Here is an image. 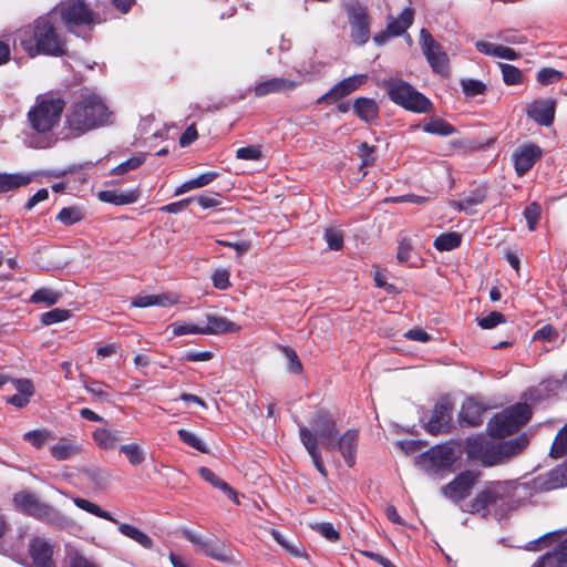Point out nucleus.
<instances>
[{"mask_svg": "<svg viewBox=\"0 0 567 567\" xmlns=\"http://www.w3.org/2000/svg\"><path fill=\"white\" fill-rule=\"evenodd\" d=\"M452 410L449 400H440L433 408L426 424V431L433 435L447 433L452 427Z\"/></svg>", "mask_w": 567, "mask_h": 567, "instance_id": "13", "label": "nucleus"}, {"mask_svg": "<svg viewBox=\"0 0 567 567\" xmlns=\"http://www.w3.org/2000/svg\"><path fill=\"white\" fill-rule=\"evenodd\" d=\"M16 508L29 516L42 520L50 525H62L63 516L51 505L41 502L35 494L30 491H21L13 496Z\"/></svg>", "mask_w": 567, "mask_h": 567, "instance_id": "8", "label": "nucleus"}, {"mask_svg": "<svg viewBox=\"0 0 567 567\" xmlns=\"http://www.w3.org/2000/svg\"><path fill=\"white\" fill-rule=\"evenodd\" d=\"M542 207L538 203L533 202L527 205L524 209V218L527 221L528 229L530 231L535 230L540 218Z\"/></svg>", "mask_w": 567, "mask_h": 567, "instance_id": "51", "label": "nucleus"}, {"mask_svg": "<svg viewBox=\"0 0 567 567\" xmlns=\"http://www.w3.org/2000/svg\"><path fill=\"white\" fill-rule=\"evenodd\" d=\"M202 551L204 555L215 560L228 564L234 563L231 551L228 550L225 544L220 542L214 539H206L205 543H203Z\"/></svg>", "mask_w": 567, "mask_h": 567, "instance_id": "31", "label": "nucleus"}, {"mask_svg": "<svg viewBox=\"0 0 567 567\" xmlns=\"http://www.w3.org/2000/svg\"><path fill=\"white\" fill-rule=\"evenodd\" d=\"M93 440L102 450H114L122 440V435L117 430L99 427L93 432Z\"/></svg>", "mask_w": 567, "mask_h": 567, "instance_id": "32", "label": "nucleus"}, {"mask_svg": "<svg viewBox=\"0 0 567 567\" xmlns=\"http://www.w3.org/2000/svg\"><path fill=\"white\" fill-rule=\"evenodd\" d=\"M84 217L82 210L79 207H64L60 210L56 219L63 225L70 226L79 223Z\"/></svg>", "mask_w": 567, "mask_h": 567, "instance_id": "47", "label": "nucleus"}, {"mask_svg": "<svg viewBox=\"0 0 567 567\" xmlns=\"http://www.w3.org/2000/svg\"><path fill=\"white\" fill-rule=\"evenodd\" d=\"M311 528L319 533L329 542L334 543L340 538V533L334 528V526L331 523H316L311 525Z\"/></svg>", "mask_w": 567, "mask_h": 567, "instance_id": "52", "label": "nucleus"}, {"mask_svg": "<svg viewBox=\"0 0 567 567\" xmlns=\"http://www.w3.org/2000/svg\"><path fill=\"white\" fill-rule=\"evenodd\" d=\"M64 107L65 101L53 93L39 95L34 106L28 112L31 127L38 133L50 132L58 125Z\"/></svg>", "mask_w": 567, "mask_h": 567, "instance_id": "4", "label": "nucleus"}, {"mask_svg": "<svg viewBox=\"0 0 567 567\" xmlns=\"http://www.w3.org/2000/svg\"><path fill=\"white\" fill-rule=\"evenodd\" d=\"M112 123V112L96 94H82L65 112V130L69 137L83 134Z\"/></svg>", "mask_w": 567, "mask_h": 567, "instance_id": "1", "label": "nucleus"}, {"mask_svg": "<svg viewBox=\"0 0 567 567\" xmlns=\"http://www.w3.org/2000/svg\"><path fill=\"white\" fill-rule=\"evenodd\" d=\"M299 437H300V441L303 444L305 449L311 456L313 464H315L316 468L318 470V472L321 475L327 476V471H326V467L323 465V462L321 460V455L319 452L318 441H317V437L315 436L313 432H311L305 425H300L299 426Z\"/></svg>", "mask_w": 567, "mask_h": 567, "instance_id": "25", "label": "nucleus"}, {"mask_svg": "<svg viewBox=\"0 0 567 567\" xmlns=\"http://www.w3.org/2000/svg\"><path fill=\"white\" fill-rule=\"evenodd\" d=\"M480 472L464 471L460 473L452 482L443 486L442 493L454 501H460L470 495L472 487L475 485Z\"/></svg>", "mask_w": 567, "mask_h": 567, "instance_id": "14", "label": "nucleus"}, {"mask_svg": "<svg viewBox=\"0 0 567 567\" xmlns=\"http://www.w3.org/2000/svg\"><path fill=\"white\" fill-rule=\"evenodd\" d=\"M565 454H567V424L559 430L550 449V456L554 458L563 457Z\"/></svg>", "mask_w": 567, "mask_h": 567, "instance_id": "45", "label": "nucleus"}, {"mask_svg": "<svg viewBox=\"0 0 567 567\" xmlns=\"http://www.w3.org/2000/svg\"><path fill=\"white\" fill-rule=\"evenodd\" d=\"M138 198V190L117 192V190H103L99 193V199L104 203L114 205H128L133 204Z\"/></svg>", "mask_w": 567, "mask_h": 567, "instance_id": "35", "label": "nucleus"}, {"mask_svg": "<svg viewBox=\"0 0 567 567\" xmlns=\"http://www.w3.org/2000/svg\"><path fill=\"white\" fill-rule=\"evenodd\" d=\"M561 78L563 73L551 68H544L537 73V81L543 85L555 83Z\"/></svg>", "mask_w": 567, "mask_h": 567, "instance_id": "61", "label": "nucleus"}, {"mask_svg": "<svg viewBox=\"0 0 567 567\" xmlns=\"http://www.w3.org/2000/svg\"><path fill=\"white\" fill-rule=\"evenodd\" d=\"M298 86V82L286 78H272L258 83L254 93L256 96H265L270 93H287L293 91Z\"/></svg>", "mask_w": 567, "mask_h": 567, "instance_id": "24", "label": "nucleus"}, {"mask_svg": "<svg viewBox=\"0 0 567 567\" xmlns=\"http://www.w3.org/2000/svg\"><path fill=\"white\" fill-rule=\"evenodd\" d=\"M118 530L122 535L133 539L146 549H151L154 545L152 538L147 534L133 525L120 524Z\"/></svg>", "mask_w": 567, "mask_h": 567, "instance_id": "37", "label": "nucleus"}, {"mask_svg": "<svg viewBox=\"0 0 567 567\" xmlns=\"http://www.w3.org/2000/svg\"><path fill=\"white\" fill-rule=\"evenodd\" d=\"M52 555V546L44 538L34 537L30 542V556L34 567H55Z\"/></svg>", "mask_w": 567, "mask_h": 567, "instance_id": "20", "label": "nucleus"}, {"mask_svg": "<svg viewBox=\"0 0 567 567\" xmlns=\"http://www.w3.org/2000/svg\"><path fill=\"white\" fill-rule=\"evenodd\" d=\"M168 329L172 330L174 336L184 334H203L202 327L190 323L173 322Z\"/></svg>", "mask_w": 567, "mask_h": 567, "instance_id": "58", "label": "nucleus"}, {"mask_svg": "<svg viewBox=\"0 0 567 567\" xmlns=\"http://www.w3.org/2000/svg\"><path fill=\"white\" fill-rule=\"evenodd\" d=\"M177 435L185 444L192 446L193 449L202 453H208L206 444L193 432L187 431L185 429H181L177 431Z\"/></svg>", "mask_w": 567, "mask_h": 567, "instance_id": "48", "label": "nucleus"}, {"mask_svg": "<svg viewBox=\"0 0 567 567\" xmlns=\"http://www.w3.org/2000/svg\"><path fill=\"white\" fill-rule=\"evenodd\" d=\"M271 535L276 539L278 544H280L289 554H291L295 557H305L306 553L303 548L297 544L290 543L287 539L282 537V535L276 530L272 529Z\"/></svg>", "mask_w": 567, "mask_h": 567, "instance_id": "53", "label": "nucleus"}, {"mask_svg": "<svg viewBox=\"0 0 567 567\" xmlns=\"http://www.w3.org/2000/svg\"><path fill=\"white\" fill-rule=\"evenodd\" d=\"M514 487L509 482H494L484 488L473 499L471 513L487 516L492 511L495 514L505 512L512 502Z\"/></svg>", "mask_w": 567, "mask_h": 567, "instance_id": "5", "label": "nucleus"}, {"mask_svg": "<svg viewBox=\"0 0 567 567\" xmlns=\"http://www.w3.org/2000/svg\"><path fill=\"white\" fill-rule=\"evenodd\" d=\"M486 198L487 188L484 185H480L465 194L461 199L452 200L451 206L466 215H474L476 213L474 207L485 203Z\"/></svg>", "mask_w": 567, "mask_h": 567, "instance_id": "19", "label": "nucleus"}, {"mask_svg": "<svg viewBox=\"0 0 567 567\" xmlns=\"http://www.w3.org/2000/svg\"><path fill=\"white\" fill-rule=\"evenodd\" d=\"M281 350L288 360V370L291 373L300 374L302 372V363L299 360L297 352L289 347H282Z\"/></svg>", "mask_w": 567, "mask_h": 567, "instance_id": "59", "label": "nucleus"}, {"mask_svg": "<svg viewBox=\"0 0 567 567\" xmlns=\"http://www.w3.org/2000/svg\"><path fill=\"white\" fill-rule=\"evenodd\" d=\"M229 271L227 269H217L213 276V285L219 290H225L230 286Z\"/></svg>", "mask_w": 567, "mask_h": 567, "instance_id": "63", "label": "nucleus"}, {"mask_svg": "<svg viewBox=\"0 0 567 567\" xmlns=\"http://www.w3.org/2000/svg\"><path fill=\"white\" fill-rule=\"evenodd\" d=\"M359 434L357 430L350 429L346 431L338 440H336V450H339L344 462L352 467L355 463L357 447Z\"/></svg>", "mask_w": 567, "mask_h": 567, "instance_id": "21", "label": "nucleus"}, {"mask_svg": "<svg viewBox=\"0 0 567 567\" xmlns=\"http://www.w3.org/2000/svg\"><path fill=\"white\" fill-rule=\"evenodd\" d=\"M383 86L389 99L408 111L426 113L432 109V102L425 95L401 79H388Z\"/></svg>", "mask_w": 567, "mask_h": 567, "instance_id": "6", "label": "nucleus"}, {"mask_svg": "<svg viewBox=\"0 0 567 567\" xmlns=\"http://www.w3.org/2000/svg\"><path fill=\"white\" fill-rule=\"evenodd\" d=\"M368 76L365 74H355L349 78L343 79L338 82L334 86H332L327 93L318 99V103H334L340 99L349 95L358 87H360L365 81Z\"/></svg>", "mask_w": 567, "mask_h": 567, "instance_id": "16", "label": "nucleus"}, {"mask_svg": "<svg viewBox=\"0 0 567 567\" xmlns=\"http://www.w3.org/2000/svg\"><path fill=\"white\" fill-rule=\"evenodd\" d=\"M238 330L239 327L235 322L216 315H207V326L202 327L203 334H218Z\"/></svg>", "mask_w": 567, "mask_h": 567, "instance_id": "27", "label": "nucleus"}, {"mask_svg": "<svg viewBox=\"0 0 567 567\" xmlns=\"http://www.w3.org/2000/svg\"><path fill=\"white\" fill-rule=\"evenodd\" d=\"M567 481V463L563 462L546 475L535 478V486L542 491H551L565 486Z\"/></svg>", "mask_w": 567, "mask_h": 567, "instance_id": "23", "label": "nucleus"}, {"mask_svg": "<svg viewBox=\"0 0 567 567\" xmlns=\"http://www.w3.org/2000/svg\"><path fill=\"white\" fill-rule=\"evenodd\" d=\"M463 92L466 96H476L484 94L486 91V85L474 79H466L461 81Z\"/></svg>", "mask_w": 567, "mask_h": 567, "instance_id": "55", "label": "nucleus"}, {"mask_svg": "<svg viewBox=\"0 0 567 567\" xmlns=\"http://www.w3.org/2000/svg\"><path fill=\"white\" fill-rule=\"evenodd\" d=\"M85 390L101 402H111V394L106 391L107 385L103 382L92 380L84 385Z\"/></svg>", "mask_w": 567, "mask_h": 567, "instance_id": "49", "label": "nucleus"}, {"mask_svg": "<svg viewBox=\"0 0 567 567\" xmlns=\"http://www.w3.org/2000/svg\"><path fill=\"white\" fill-rule=\"evenodd\" d=\"M54 11L60 14L70 32H74L75 27L99 22L94 12L81 0H64Z\"/></svg>", "mask_w": 567, "mask_h": 567, "instance_id": "10", "label": "nucleus"}, {"mask_svg": "<svg viewBox=\"0 0 567 567\" xmlns=\"http://www.w3.org/2000/svg\"><path fill=\"white\" fill-rule=\"evenodd\" d=\"M173 302L174 301L165 295H148L135 298L132 301V306L137 308H146L152 306L167 307L173 305Z\"/></svg>", "mask_w": 567, "mask_h": 567, "instance_id": "41", "label": "nucleus"}, {"mask_svg": "<svg viewBox=\"0 0 567 567\" xmlns=\"http://www.w3.org/2000/svg\"><path fill=\"white\" fill-rule=\"evenodd\" d=\"M32 174L0 173V194L16 190L32 182Z\"/></svg>", "mask_w": 567, "mask_h": 567, "instance_id": "29", "label": "nucleus"}, {"mask_svg": "<svg viewBox=\"0 0 567 567\" xmlns=\"http://www.w3.org/2000/svg\"><path fill=\"white\" fill-rule=\"evenodd\" d=\"M19 40L31 56L40 53L61 56L66 52L64 40L58 34L53 23L47 17H41L32 24L20 30Z\"/></svg>", "mask_w": 567, "mask_h": 567, "instance_id": "3", "label": "nucleus"}, {"mask_svg": "<svg viewBox=\"0 0 567 567\" xmlns=\"http://www.w3.org/2000/svg\"><path fill=\"white\" fill-rule=\"evenodd\" d=\"M529 443L527 434L494 443L484 436H475L466 441V454L468 458L481 462L484 466H494L507 462L519 454Z\"/></svg>", "mask_w": 567, "mask_h": 567, "instance_id": "2", "label": "nucleus"}, {"mask_svg": "<svg viewBox=\"0 0 567 567\" xmlns=\"http://www.w3.org/2000/svg\"><path fill=\"white\" fill-rule=\"evenodd\" d=\"M198 473L205 482L212 484L216 488H219L231 501H234L235 503H238L237 492L230 485H228V483H226L220 477H218L212 470H209L208 467H200L198 470Z\"/></svg>", "mask_w": 567, "mask_h": 567, "instance_id": "34", "label": "nucleus"}, {"mask_svg": "<svg viewBox=\"0 0 567 567\" xmlns=\"http://www.w3.org/2000/svg\"><path fill=\"white\" fill-rule=\"evenodd\" d=\"M62 293L51 288H40L35 290L31 297L30 302L33 305L44 303L45 306H53L60 301Z\"/></svg>", "mask_w": 567, "mask_h": 567, "instance_id": "38", "label": "nucleus"}, {"mask_svg": "<svg viewBox=\"0 0 567 567\" xmlns=\"http://www.w3.org/2000/svg\"><path fill=\"white\" fill-rule=\"evenodd\" d=\"M530 417V406L527 403H517L496 414L488 422V434L493 437H505L526 424Z\"/></svg>", "mask_w": 567, "mask_h": 567, "instance_id": "7", "label": "nucleus"}, {"mask_svg": "<svg viewBox=\"0 0 567 567\" xmlns=\"http://www.w3.org/2000/svg\"><path fill=\"white\" fill-rule=\"evenodd\" d=\"M71 312L66 309L55 308L41 315V322L44 326H51L58 322L65 321L70 318Z\"/></svg>", "mask_w": 567, "mask_h": 567, "instance_id": "50", "label": "nucleus"}, {"mask_svg": "<svg viewBox=\"0 0 567 567\" xmlns=\"http://www.w3.org/2000/svg\"><path fill=\"white\" fill-rule=\"evenodd\" d=\"M262 156L260 146L258 145H249L245 147H240L236 151V157L238 159L244 161H257Z\"/></svg>", "mask_w": 567, "mask_h": 567, "instance_id": "60", "label": "nucleus"}, {"mask_svg": "<svg viewBox=\"0 0 567 567\" xmlns=\"http://www.w3.org/2000/svg\"><path fill=\"white\" fill-rule=\"evenodd\" d=\"M484 409L472 399L466 400L460 411L458 417L462 423L470 426H478L483 423L482 414Z\"/></svg>", "mask_w": 567, "mask_h": 567, "instance_id": "28", "label": "nucleus"}, {"mask_svg": "<svg viewBox=\"0 0 567 567\" xmlns=\"http://www.w3.org/2000/svg\"><path fill=\"white\" fill-rule=\"evenodd\" d=\"M81 451L80 445L66 437H61L51 449V455L56 461H65Z\"/></svg>", "mask_w": 567, "mask_h": 567, "instance_id": "33", "label": "nucleus"}, {"mask_svg": "<svg viewBox=\"0 0 567 567\" xmlns=\"http://www.w3.org/2000/svg\"><path fill=\"white\" fill-rule=\"evenodd\" d=\"M462 243V235L456 231L441 234L433 243L439 251H450L457 248Z\"/></svg>", "mask_w": 567, "mask_h": 567, "instance_id": "39", "label": "nucleus"}, {"mask_svg": "<svg viewBox=\"0 0 567 567\" xmlns=\"http://www.w3.org/2000/svg\"><path fill=\"white\" fill-rule=\"evenodd\" d=\"M53 439V432L47 429L32 430L23 434V440L30 443L35 449L43 447L48 441H51Z\"/></svg>", "mask_w": 567, "mask_h": 567, "instance_id": "43", "label": "nucleus"}, {"mask_svg": "<svg viewBox=\"0 0 567 567\" xmlns=\"http://www.w3.org/2000/svg\"><path fill=\"white\" fill-rule=\"evenodd\" d=\"M423 460L427 462L432 470H447L454 463L453 450L449 446L437 445L432 447L423 455Z\"/></svg>", "mask_w": 567, "mask_h": 567, "instance_id": "22", "label": "nucleus"}, {"mask_svg": "<svg viewBox=\"0 0 567 567\" xmlns=\"http://www.w3.org/2000/svg\"><path fill=\"white\" fill-rule=\"evenodd\" d=\"M120 452L128 460L130 464L137 466L145 461V453L138 444H124L120 446Z\"/></svg>", "mask_w": 567, "mask_h": 567, "instance_id": "44", "label": "nucleus"}, {"mask_svg": "<svg viewBox=\"0 0 567 567\" xmlns=\"http://www.w3.org/2000/svg\"><path fill=\"white\" fill-rule=\"evenodd\" d=\"M351 37L358 45H363L370 38V22L365 8L353 6L349 10Z\"/></svg>", "mask_w": 567, "mask_h": 567, "instance_id": "15", "label": "nucleus"}, {"mask_svg": "<svg viewBox=\"0 0 567 567\" xmlns=\"http://www.w3.org/2000/svg\"><path fill=\"white\" fill-rule=\"evenodd\" d=\"M563 530H556L546 534L534 543H529L528 549H539L544 546L557 542V545L545 555L539 557L533 567H567V538Z\"/></svg>", "mask_w": 567, "mask_h": 567, "instance_id": "9", "label": "nucleus"}, {"mask_svg": "<svg viewBox=\"0 0 567 567\" xmlns=\"http://www.w3.org/2000/svg\"><path fill=\"white\" fill-rule=\"evenodd\" d=\"M556 102L553 99L535 100L526 107L528 118L542 126H549L554 122Z\"/></svg>", "mask_w": 567, "mask_h": 567, "instance_id": "18", "label": "nucleus"}, {"mask_svg": "<svg viewBox=\"0 0 567 567\" xmlns=\"http://www.w3.org/2000/svg\"><path fill=\"white\" fill-rule=\"evenodd\" d=\"M375 147L370 146L367 142H363L358 147V156L361 159L360 168L372 166L375 162L374 157Z\"/></svg>", "mask_w": 567, "mask_h": 567, "instance_id": "54", "label": "nucleus"}, {"mask_svg": "<svg viewBox=\"0 0 567 567\" xmlns=\"http://www.w3.org/2000/svg\"><path fill=\"white\" fill-rule=\"evenodd\" d=\"M311 425L317 441L327 450H336L338 429L333 416L326 410H318L311 419Z\"/></svg>", "mask_w": 567, "mask_h": 567, "instance_id": "12", "label": "nucleus"}, {"mask_svg": "<svg viewBox=\"0 0 567 567\" xmlns=\"http://www.w3.org/2000/svg\"><path fill=\"white\" fill-rule=\"evenodd\" d=\"M413 20L414 10L412 8H405L396 18L388 16L386 28L392 35L400 37L412 25Z\"/></svg>", "mask_w": 567, "mask_h": 567, "instance_id": "26", "label": "nucleus"}, {"mask_svg": "<svg viewBox=\"0 0 567 567\" xmlns=\"http://www.w3.org/2000/svg\"><path fill=\"white\" fill-rule=\"evenodd\" d=\"M425 133L435 134L440 136H450L455 133L454 126L446 121L435 117L422 125Z\"/></svg>", "mask_w": 567, "mask_h": 567, "instance_id": "40", "label": "nucleus"}, {"mask_svg": "<svg viewBox=\"0 0 567 567\" xmlns=\"http://www.w3.org/2000/svg\"><path fill=\"white\" fill-rule=\"evenodd\" d=\"M499 68L507 85H517L523 82V73L518 68L507 63H499Z\"/></svg>", "mask_w": 567, "mask_h": 567, "instance_id": "46", "label": "nucleus"}, {"mask_svg": "<svg viewBox=\"0 0 567 567\" xmlns=\"http://www.w3.org/2000/svg\"><path fill=\"white\" fill-rule=\"evenodd\" d=\"M194 198H195L194 202H197L198 205L204 209L217 207L221 203L220 195L218 193L205 194V195H200V196H197Z\"/></svg>", "mask_w": 567, "mask_h": 567, "instance_id": "64", "label": "nucleus"}, {"mask_svg": "<svg viewBox=\"0 0 567 567\" xmlns=\"http://www.w3.org/2000/svg\"><path fill=\"white\" fill-rule=\"evenodd\" d=\"M73 503L75 504V506H78L79 508L92 514V515H95L100 518H103V519H106V520H110L112 523H117L116 519L106 511L102 509L99 505H96L95 503H92L85 498H81V497H74L73 498Z\"/></svg>", "mask_w": 567, "mask_h": 567, "instance_id": "42", "label": "nucleus"}, {"mask_svg": "<svg viewBox=\"0 0 567 567\" xmlns=\"http://www.w3.org/2000/svg\"><path fill=\"white\" fill-rule=\"evenodd\" d=\"M503 322H505V317L498 311H493L486 317L478 319V326L483 329H492Z\"/></svg>", "mask_w": 567, "mask_h": 567, "instance_id": "62", "label": "nucleus"}, {"mask_svg": "<svg viewBox=\"0 0 567 567\" xmlns=\"http://www.w3.org/2000/svg\"><path fill=\"white\" fill-rule=\"evenodd\" d=\"M324 240L332 250H340L343 247V234L336 228H327Z\"/></svg>", "mask_w": 567, "mask_h": 567, "instance_id": "57", "label": "nucleus"}, {"mask_svg": "<svg viewBox=\"0 0 567 567\" xmlns=\"http://www.w3.org/2000/svg\"><path fill=\"white\" fill-rule=\"evenodd\" d=\"M12 383L18 393L10 396L7 402L17 408L25 406L34 391L32 382L28 379H18L13 380Z\"/></svg>", "mask_w": 567, "mask_h": 567, "instance_id": "30", "label": "nucleus"}, {"mask_svg": "<svg viewBox=\"0 0 567 567\" xmlns=\"http://www.w3.org/2000/svg\"><path fill=\"white\" fill-rule=\"evenodd\" d=\"M542 148L533 143H526L518 146L513 153L515 172L518 176H524L534 164L542 157Z\"/></svg>", "mask_w": 567, "mask_h": 567, "instance_id": "17", "label": "nucleus"}, {"mask_svg": "<svg viewBox=\"0 0 567 567\" xmlns=\"http://www.w3.org/2000/svg\"><path fill=\"white\" fill-rule=\"evenodd\" d=\"M144 161H145V158L142 155L133 156V157L128 158L127 161L118 164L116 167H114L112 169L111 173L113 175L125 174V173H127L130 171L138 168L144 163Z\"/></svg>", "mask_w": 567, "mask_h": 567, "instance_id": "56", "label": "nucleus"}, {"mask_svg": "<svg viewBox=\"0 0 567 567\" xmlns=\"http://www.w3.org/2000/svg\"><path fill=\"white\" fill-rule=\"evenodd\" d=\"M355 114L364 122H371L378 117L379 107L373 99L358 97L353 103Z\"/></svg>", "mask_w": 567, "mask_h": 567, "instance_id": "36", "label": "nucleus"}, {"mask_svg": "<svg viewBox=\"0 0 567 567\" xmlns=\"http://www.w3.org/2000/svg\"><path fill=\"white\" fill-rule=\"evenodd\" d=\"M420 38L422 52L432 70L439 74L447 75L450 72L449 58L443 47L426 29H421Z\"/></svg>", "mask_w": 567, "mask_h": 567, "instance_id": "11", "label": "nucleus"}]
</instances>
